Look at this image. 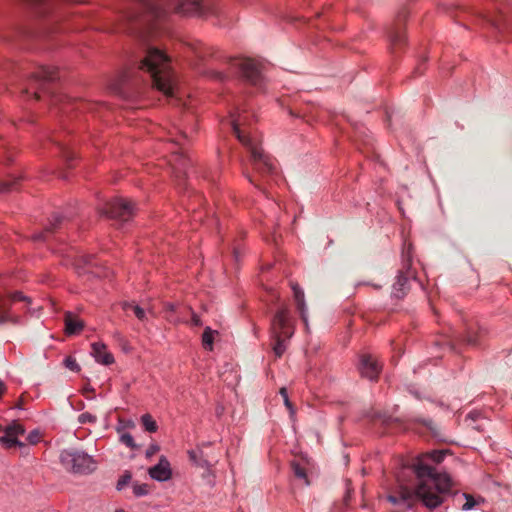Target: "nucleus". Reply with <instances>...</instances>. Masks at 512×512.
Listing matches in <instances>:
<instances>
[{"label": "nucleus", "instance_id": "49530a36", "mask_svg": "<svg viewBox=\"0 0 512 512\" xmlns=\"http://www.w3.org/2000/svg\"><path fill=\"white\" fill-rule=\"evenodd\" d=\"M31 3L35 4V5H40V4H43L45 2V0H30Z\"/></svg>", "mask_w": 512, "mask_h": 512}, {"label": "nucleus", "instance_id": "a878e982", "mask_svg": "<svg viewBox=\"0 0 512 512\" xmlns=\"http://www.w3.org/2000/svg\"><path fill=\"white\" fill-rule=\"evenodd\" d=\"M292 469H293L294 475L297 478L304 480L305 484L309 485V481H308V478H307L306 471H305V469L303 467L300 466V464H298L296 462H293L292 463Z\"/></svg>", "mask_w": 512, "mask_h": 512}, {"label": "nucleus", "instance_id": "393cba45", "mask_svg": "<svg viewBox=\"0 0 512 512\" xmlns=\"http://www.w3.org/2000/svg\"><path fill=\"white\" fill-rule=\"evenodd\" d=\"M132 490L135 497H143L148 495L150 492L149 485L146 483H134L132 485Z\"/></svg>", "mask_w": 512, "mask_h": 512}, {"label": "nucleus", "instance_id": "c03bdc74", "mask_svg": "<svg viewBox=\"0 0 512 512\" xmlns=\"http://www.w3.org/2000/svg\"><path fill=\"white\" fill-rule=\"evenodd\" d=\"M82 259H83L84 264H86V265L92 264V255H84V256H82Z\"/></svg>", "mask_w": 512, "mask_h": 512}, {"label": "nucleus", "instance_id": "1a4fd4ad", "mask_svg": "<svg viewBox=\"0 0 512 512\" xmlns=\"http://www.w3.org/2000/svg\"><path fill=\"white\" fill-rule=\"evenodd\" d=\"M271 337H285L290 339L294 335V325L291 312L286 305L278 309L271 321Z\"/></svg>", "mask_w": 512, "mask_h": 512}, {"label": "nucleus", "instance_id": "2eb2a0df", "mask_svg": "<svg viewBox=\"0 0 512 512\" xmlns=\"http://www.w3.org/2000/svg\"><path fill=\"white\" fill-rule=\"evenodd\" d=\"M64 323L67 335L79 334L84 328V322L71 312L65 313Z\"/></svg>", "mask_w": 512, "mask_h": 512}, {"label": "nucleus", "instance_id": "20e7f679", "mask_svg": "<svg viewBox=\"0 0 512 512\" xmlns=\"http://www.w3.org/2000/svg\"><path fill=\"white\" fill-rule=\"evenodd\" d=\"M245 117L242 115L231 114L229 117V124L231 125L238 140L250 151L251 163L256 173L265 175H273L276 173V167L271 158L264 153L263 149L256 143V141L246 133L242 126Z\"/></svg>", "mask_w": 512, "mask_h": 512}, {"label": "nucleus", "instance_id": "58836bf2", "mask_svg": "<svg viewBox=\"0 0 512 512\" xmlns=\"http://www.w3.org/2000/svg\"><path fill=\"white\" fill-rule=\"evenodd\" d=\"M160 447L157 444H151L146 450V456L151 457L159 451Z\"/></svg>", "mask_w": 512, "mask_h": 512}, {"label": "nucleus", "instance_id": "f3484780", "mask_svg": "<svg viewBox=\"0 0 512 512\" xmlns=\"http://www.w3.org/2000/svg\"><path fill=\"white\" fill-rule=\"evenodd\" d=\"M389 40L391 44V49L393 52H396L397 48L402 46L406 42V34L404 28L399 24L395 26L389 32Z\"/></svg>", "mask_w": 512, "mask_h": 512}, {"label": "nucleus", "instance_id": "423d86ee", "mask_svg": "<svg viewBox=\"0 0 512 512\" xmlns=\"http://www.w3.org/2000/svg\"><path fill=\"white\" fill-rule=\"evenodd\" d=\"M169 135L168 141L179 146V151H173L170 159L173 173L177 178H179L182 174L186 173V169L190 162L182 148L183 141L186 140V135L176 128L173 131H170Z\"/></svg>", "mask_w": 512, "mask_h": 512}, {"label": "nucleus", "instance_id": "c9c22d12", "mask_svg": "<svg viewBox=\"0 0 512 512\" xmlns=\"http://www.w3.org/2000/svg\"><path fill=\"white\" fill-rule=\"evenodd\" d=\"M15 181H0V192L6 193L14 189Z\"/></svg>", "mask_w": 512, "mask_h": 512}, {"label": "nucleus", "instance_id": "9d476101", "mask_svg": "<svg viewBox=\"0 0 512 512\" xmlns=\"http://www.w3.org/2000/svg\"><path fill=\"white\" fill-rule=\"evenodd\" d=\"M241 75L253 85H258L262 79L259 65L252 59L243 58L234 62Z\"/></svg>", "mask_w": 512, "mask_h": 512}, {"label": "nucleus", "instance_id": "72a5a7b5", "mask_svg": "<svg viewBox=\"0 0 512 512\" xmlns=\"http://www.w3.org/2000/svg\"><path fill=\"white\" fill-rule=\"evenodd\" d=\"M464 497L466 499V502L462 506V510L468 511V510L473 509L477 504L475 499L471 495H468V494H464Z\"/></svg>", "mask_w": 512, "mask_h": 512}, {"label": "nucleus", "instance_id": "bb28decb", "mask_svg": "<svg viewBox=\"0 0 512 512\" xmlns=\"http://www.w3.org/2000/svg\"><path fill=\"white\" fill-rule=\"evenodd\" d=\"M11 320L8 314V300H2L0 302V324L6 323Z\"/></svg>", "mask_w": 512, "mask_h": 512}, {"label": "nucleus", "instance_id": "2f4dec72", "mask_svg": "<svg viewBox=\"0 0 512 512\" xmlns=\"http://www.w3.org/2000/svg\"><path fill=\"white\" fill-rule=\"evenodd\" d=\"M120 442L126 445L127 447L134 449L136 448V444L134 442L133 436L130 433H123L120 435Z\"/></svg>", "mask_w": 512, "mask_h": 512}, {"label": "nucleus", "instance_id": "7c9ffc66", "mask_svg": "<svg viewBox=\"0 0 512 512\" xmlns=\"http://www.w3.org/2000/svg\"><path fill=\"white\" fill-rule=\"evenodd\" d=\"M78 422L80 424H86V423L95 424L97 422V417L89 412H84L79 415Z\"/></svg>", "mask_w": 512, "mask_h": 512}, {"label": "nucleus", "instance_id": "0eeeda50", "mask_svg": "<svg viewBox=\"0 0 512 512\" xmlns=\"http://www.w3.org/2000/svg\"><path fill=\"white\" fill-rule=\"evenodd\" d=\"M99 213L101 216L126 222L134 215V205L126 199L115 198L99 208Z\"/></svg>", "mask_w": 512, "mask_h": 512}, {"label": "nucleus", "instance_id": "aec40b11", "mask_svg": "<svg viewBox=\"0 0 512 512\" xmlns=\"http://www.w3.org/2000/svg\"><path fill=\"white\" fill-rule=\"evenodd\" d=\"M274 340L273 351L277 357H281L286 351L288 340L285 337H271Z\"/></svg>", "mask_w": 512, "mask_h": 512}, {"label": "nucleus", "instance_id": "f03ea898", "mask_svg": "<svg viewBox=\"0 0 512 512\" xmlns=\"http://www.w3.org/2000/svg\"><path fill=\"white\" fill-rule=\"evenodd\" d=\"M211 10L212 0H131L121 15V25L161 19L172 11L182 15H205Z\"/></svg>", "mask_w": 512, "mask_h": 512}, {"label": "nucleus", "instance_id": "412c9836", "mask_svg": "<svg viewBox=\"0 0 512 512\" xmlns=\"http://www.w3.org/2000/svg\"><path fill=\"white\" fill-rule=\"evenodd\" d=\"M141 423L144 426L145 430L149 433H155L158 429L156 421L148 413L141 416Z\"/></svg>", "mask_w": 512, "mask_h": 512}, {"label": "nucleus", "instance_id": "6e6552de", "mask_svg": "<svg viewBox=\"0 0 512 512\" xmlns=\"http://www.w3.org/2000/svg\"><path fill=\"white\" fill-rule=\"evenodd\" d=\"M403 257V270H401L396 281L392 287V296L396 299H402L407 291L410 289V280L415 279L414 273L410 270L411 266V245L408 246L407 251L402 254Z\"/></svg>", "mask_w": 512, "mask_h": 512}, {"label": "nucleus", "instance_id": "dca6fc26", "mask_svg": "<svg viewBox=\"0 0 512 512\" xmlns=\"http://www.w3.org/2000/svg\"><path fill=\"white\" fill-rule=\"evenodd\" d=\"M32 78L36 82L54 81L57 78V69L52 66H40L32 74Z\"/></svg>", "mask_w": 512, "mask_h": 512}, {"label": "nucleus", "instance_id": "a211bd4d", "mask_svg": "<svg viewBox=\"0 0 512 512\" xmlns=\"http://www.w3.org/2000/svg\"><path fill=\"white\" fill-rule=\"evenodd\" d=\"M189 460L196 466L209 470L210 463L204 457L203 450L200 446H197L195 449H191L188 452Z\"/></svg>", "mask_w": 512, "mask_h": 512}, {"label": "nucleus", "instance_id": "4be33fe9", "mask_svg": "<svg viewBox=\"0 0 512 512\" xmlns=\"http://www.w3.org/2000/svg\"><path fill=\"white\" fill-rule=\"evenodd\" d=\"M4 432L17 438V436L23 435L25 433V428L19 422L12 421L9 425L6 426Z\"/></svg>", "mask_w": 512, "mask_h": 512}, {"label": "nucleus", "instance_id": "5701e85b", "mask_svg": "<svg viewBox=\"0 0 512 512\" xmlns=\"http://www.w3.org/2000/svg\"><path fill=\"white\" fill-rule=\"evenodd\" d=\"M0 442L4 444L7 448H12L14 446L25 447V444L23 442L19 441L16 437H13L12 435L6 433L0 437Z\"/></svg>", "mask_w": 512, "mask_h": 512}, {"label": "nucleus", "instance_id": "39448f33", "mask_svg": "<svg viewBox=\"0 0 512 512\" xmlns=\"http://www.w3.org/2000/svg\"><path fill=\"white\" fill-rule=\"evenodd\" d=\"M61 465L69 472L74 474H90L97 463L92 456L78 449H64L59 454Z\"/></svg>", "mask_w": 512, "mask_h": 512}, {"label": "nucleus", "instance_id": "a19ab883", "mask_svg": "<svg viewBox=\"0 0 512 512\" xmlns=\"http://www.w3.org/2000/svg\"><path fill=\"white\" fill-rule=\"evenodd\" d=\"M244 176L252 185H254L256 188H260V185L257 183V181L246 170H244Z\"/></svg>", "mask_w": 512, "mask_h": 512}, {"label": "nucleus", "instance_id": "f257e3e1", "mask_svg": "<svg viewBox=\"0 0 512 512\" xmlns=\"http://www.w3.org/2000/svg\"><path fill=\"white\" fill-rule=\"evenodd\" d=\"M445 456L444 451L434 450L416 459L412 465L417 477L415 489L400 486L396 494L387 496L393 505H401L411 509L415 501H419L426 508L433 510L444 502L453 485L451 477L446 472L437 471L429 462L440 463Z\"/></svg>", "mask_w": 512, "mask_h": 512}, {"label": "nucleus", "instance_id": "4c0bfd02", "mask_svg": "<svg viewBox=\"0 0 512 512\" xmlns=\"http://www.w3.org/2000/svg\"><path fill=\"white\" fill-rule=\"evenodd\" d=\"M12 301H27L30 302L29 298L23 295L21 292H15L11 296Z\"/></svg>", "mask_w": 512, "mask_h": 512}, {"label": "nucleus", "instance_id": "9b49d317", "mask_svg": "<svg viewBox=\"0 0 512 512\" xmlns=\"http://www.w3.org/2000/svg\"><path fill=\"white\" fill-rule=\"evenodd\" d=\"M359 370L363 377L369 380H375L378 378L381 366L371 355L363 354L360 356Z\"/></svg>", "mask_w": 512, "mask_h": 512}, {"label": "nucleus", "instance_id": "cd10ccee", "mask_svg": "<svg viewBox=\"0 0 512 512\" xmlns=\"http://www.w3.org/2000/svg\"><path fill=\"white\" fill-rule=\"evenodd\" d=\"M64 366L69 369L70 371H73V372H79L80 371V366L79 364L77 363L76 359L72 356H68L64 359Z\"/></svg>", "mask_w": 512, "mask_h": 512}, {"label": "nucleus", "instance_id": "37998d69", "mask_svg": "<svg viewBox=\"0 0 512 512\" xmlns=\"http://www.w3.org/2000/svg\"><path fill=\"white\" fill-rule=\"evenodd\" d=\"M351 488H350V483L347 484V487H346V495L344 497V501L345 502H348V500L350 499L351 497Z\"/></svg>", "mask_w": 512, "mask_h": 512}, {"label": "nucleus", "instance_id": "a18cd8bd", "mask_svg": "<svg viewBox=\"0 0 512 512\" xmlns=\"http://www.w3.org/2000/svg\"><path fill=\"white\" fill-rule=\"evenodd\" d=\"M63 151L64 157L69 161L72 157L70 156V152L67 151L64 147H60Z\"/></svg>", "mask_w": 512, "mask_h": 512}, {"label": "nucleus", "instance_id": "09e8293b", "mask_svg": "<svg viewBox=\"0 0 512 512\" xmlns=\"http://www.w3.org/2000/svg\"><path fill=\"white\" fill-rule=\"evenodd\" d=\"M42 238H43V235H42V234H39V235H36V236H35V239H36V240H40V239H42Z\"/></svg>", "mask_w": 512, "mask_h": 512}, {"label": "nucleus", "instance_id": "6ab92c4d", "mask_svg": "<svg viewBox=\"0 0 512 512\" xmlns=\"http://www.w3.org/2000/svg\"><path fill=\"white\" fill-rule=\"evenodd\" d=\"M218 332L216 330L211 329L210 327H206L202 334V345L206 350L212 351L214 344V337Z\"/></svg>", "mask_w": 512, "mask_h": 512}, {"label": "nucleus", "instance_id": "c85d7f7f", "mask_svg": "<svg viewBox=\"0 0 512 512\" xmlns=\"http://www.w3.org/2000/svg\"><path fill=\"white\" fill-rule=\"evenodd\" d=\"M279 392H280V395L283 398L284 404L288 408L291 416H294L295 415V409H294L292 403L289 400L287 389L285 387H282Z\"/></svg>", "mask_w": 512, "mask_h": 512}, {"label": "nucleus", "instance_id": "473e14b6", "mask_svg": "<svg viewBox=\"0 0 512 512\" xmlns=\"http://www.w3.org/2000/svg\"><path fill=\"white\" fill-rule=\"evenodd\" d=\"M131 481V474L126 472L117 482L116 489L121 491Z\"/></svg>", "mask_w": 512, "mask_h": 512}, {"label": "nucleus", "instance_id": "ea45409f", "mask_svg": "<svg viewBox=\"0 0 512 512\" xmlns=\"http://www.w3.org/2000/svg\"><path fill=\"white\" fill-rule=\"evenodd\" d=\"M191 323L194 326H201L202 325V321L200 319V316L193 312L192 313V318H191Z\"/></svg>", "mask_w": 512, "mask_h": 512}, {"label": "nucleus", "instance_id": "c756f323", "mask_svg": "<svg viewBox=\"0 0 512 512\" xmlns=\"http://www.w3.org/2000/svg\"><path fill=\"white\" fill-rule=\"evenodd\" d=\"M128 307H129V308H131V309L133 310V312H134L135 316H136L139 320L143 321V320H145V319H146V312H145V310H144L143 308H141V307H140V306H138V305H134V304H128V303H126V304H125V308H128Z\"/></svg>", "mask_w": 512, "mask_h": 512}, {"label": "nucleus", "instance_id": "b1692460", "mask_svg": "<svg viewBox=\"0 0 512 512\" xmlns=\"http://www.w3.org/2000/svg\"><path fill=\"white\" fill-rule=\"evenodd\" d=\"M176 306L173 303H166L165 304V312H166V319L174 325H177L181 322V320L174 315Z\"/></svg>", "mask_w": 512, "mask_h": 512}, {"label": "nucleus", "instance_id": "603ef678", "mask_svg": "<svg viewBox=\"0 0 512 512\" xmlns=\"http://www.w3.org/2000/svg\"><path fill=\"white\" fill-rule=\"evenodd\" d=\"M139 37H140V38H144L145 36H144V34H142V33H141V34L139 35Z\"/></svg>", "mask_w": 512, "mask_h": 512}, {"label": "nucleus", "instance_id": "3c124183", "mask_svg": "<svg viewBox=\"0 0 512 512\" xmlns=\"http://www.w3.org/2000/svg\"><path fill=\"white\" fill-rule=\"evenodd\" d=\"M127 30L133 32V28L132 27H127Z\"/></svg>", "mask_w": 512, "mask_h": 512}, {"label": "nucleus", "instance_id": "ddd939ff", "mask_svg": "<svg viewBox=\"0 0 512 512\" xmlns=\"http://www.w3.org/2000/svg\"><path fill=\"white\" fill-rule=\"evenodd\" d=\"M293 291V297L296 303L297 310L299 311L300 317L305 324L306 330H309L308 323V308L305 301V295L303 289L296 283L291 284Z\"/></svg>", "mask_w": 512, "mask_h": 512}, {"label": "nucleus", "instance_id": "f8f14e48", "mask_svg": "<svg viewBox=\"0 0 512 512\" xmlns=\"http://www.w3.org/2000/svg\"><path fill=\"white\" fill-rule=\"evenodd\" d=\"M151 479L158 482H166L172 477V469L170 462L165 456L159 458V462L148 469Z\"/></svg>", "mask_w": 512, "mask_h": 512}, {"label": "nucleus", "instance_id": "7ed1b4c3", "mask_svg": "<svg viewBox=\"0 0 512 512\" xmlns=\"http://www.w3.org/2000/svg\"><path fill=\"white\" fill-rule=\"evenodd\" d=\"M139 70L148 74L153 87L167 98L179 102V88L168 56L157 48L148 47L139 63Z\"/></svg>", "mask_w": 512, "mask_h": 512}, {"label": "nucleus", "instance_id": "f704fd0d", "mask_svg": "<svg viewBox=\"0 0 512 512\" xmlns=\"http://www.w3.org/2000/svg\"><path fill=\"white\" fill-rule=\"evenodd\" d=\"M40 437H41V434H40L39 430H38V429H34V430H32V431L28 434V436H27V441H28L30 444L34 445V444H37V443L39 442Z\"/></svg>", "mask_w": 512, "mask_h": 512}, {"label": "nucleus", "instance_id": "79ce46f5", "mask_svg": "<svg viewBox=\"0 0 512 512\" xmlns=\"http://www.w3.org/2000/svg\"><path fill=\"white\" fill-rule=\"evenodd\" d=\"M408 17V12L407 11H402L398 14L397 16V20L398 22H402L404 21L406 18Z\"/></svg>", "mask_w": 512, "mask_h": 512}, {"label": "nucleus", "instance_id": "8fccbe9b", "mask_svg": "<svg viewBox=\"0 0 512 512\" xmlns=\"http://www.w3.org/2000/svg\"><path fill=\"white\" fill-rule=\"evenodd\" d=\"M115 512H127V511L120 508V509H116Z\"/></svg>", "mask_w": 512, "mask_h": 512}, {"label": "nucleus", "instance_id": "de8ad7c7", "mask_svg": "<svg viewBox=\"0 0 512 512\" xmlns=\"http://www.w3.org/2000/svg\"><path fill=\"white\" fill-rule=\"evenodd\" d=\"M468 416H469V418H471V419H475V418L478 416V413H476V412H471Z\"/></svg>", "mask_w": 512, "mask_h": 512}, {"label": "nucleus", "instance_id": "4468645a", "mask_svg": "<svg viewBox=\"0 0 512 512\" xmlns=\"http://www.w3.org/2000/svg\"><path fill=\"white\" fill-rule=\"evenodd\" d=\"M91 348V354L96 362L102 365H111L114 363L113 355L107 351V347L103 342H94Z\"/></svg>", "mask_w": 512, "mask_h": 512}, {"label": "nucleus", "instance_id": "e433bc0d", "mask_svg": "<svg viewBox=\"0 0 512 512\" xmlns=\"http://www.w3.org/2000/svg\"><path fill=\"white\" fill-rule=\"evenodd\" d=\"M61 221L62 217L60 215H53L50 219V225L46 228V230L52 231Z\"/></svg>", "mask_w": 512, "mask_h": 512}]
</instances>
